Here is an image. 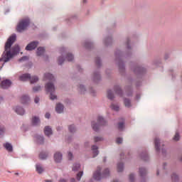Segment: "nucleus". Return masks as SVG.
Instances as JSON below:
<instances>
[{"instance_id":"1","label":"nucleus","mask_w":182,"mask_h":182,"mask_svg":"<svg viewBox=\"0 0 182 182\" xmlns=\"http://www.w3.org/2000/svg\"><path fill=\"white\" fill-rule=\"evenodd\" d=\"M16 41V35L13 34L7 40V42L6 43L5 45V52L6 54L4 58V62H9V60L12 59V57L14 55H16L17 53H19V46H14L11 48V46L14 44V42Z\"/></svg>"},{"instance_id":"2","label":"nucleus","mask_w":182,"mask_h":182,"mask_svg":"<svg viewBox=\"0 0 182 182\" xmlns=\"http://www.w3.org/2000/svg\"><path fill=\"white\" fill-rule=\"evenodd\" d=\"M110 174V171L106 168L102 173V168L100 166H97L96 171L94 173L93 177L95 180H102V178H105V177H107Z\"/></svg>"},{"instance_id":"3","label":"nucleus","mask_w":182,"mask_h":182,"mask_svg":"<svg viewBox=\"0 0 182 182\" xmlns=\"http://www.w3.org/2000/svg\"><path fill=\"white\" fill-rule=\"evenodd\" d=\"M29 23H31V21L29 18H23L21 19L16 27L17 32H23V31H26L28 29V26H29Z\"/></svg>"},{"instance_id":"4","label":"nucleus","mask_w":182,"mask_h":182,"mask_svg":"<svg viewBox=\"0 0 182 182\" xmlns=\"http://www.w3.org/2000/svg\"><path fill=\"white\" fill-rule=\"evenodd\" d=\"M20 80L22 82H26V80H30L31 83H36L38 80H39V78L38 76H31V74H23L19 77Z\"/></svg>"},{"instance_id":"5","label":"nucleus","mask_w":182,"mask_h":182,"mask_svg":"<svg viewBox=\"0 0 182 182\" xmlns=\"http://www.w3.org/2000/svg\"><path fill=\"white\" fill-rule=\"evenodd\" d=\"M46 90L50 93V99L51 100L56 99V95H53L55 93V85L52 82H48L46 85Z\"/></svg>"},{"instance_id":"6","label":"nucleus","mask_w":182,"mask_h":182,"mask_svg":"<svg viewBox=\"0 0 182 182\" xmlns=\"http://www.w3.org/2000/svg\"><path fill=\"white\" fill-rule=\"evenodd\" d=\"M106 124V120L104 119L103 117H98L97 124H95L94 122H92V127L95 132H97L100 126H105Z\"/></svg>"},{"instance_id":"7","label":"nucleus","mask_w":182,"mask_h":182,"mask_svg":"<svg viewBox=\"0 0 182 182\" xmlns=\"http://www.w3.org/2000/svg\"><path fill=\"white\" fill-rule=\"evenodd\" d=\"M38 45H39L38 41H33L26 47V50H33V49H36Z\"/></svg>"},{"instance_id":"8","label":"nucleus","mask_w":182,"mask_h":182,"mask_svg":"<svg viewBox=\"0 0 182 182\" xmlns=\"http://www.w3.org/2000/svg\"><path fill=\"white\" fill-rule=\"evenodd\" d=\"M12 82L9 80H3L1 83V89H8V87H11Z\"/></svg>"},{"instance_id":"9","label":"nucleus","mask_w":182,"mask_h":182,"mask_svg":"<svg viewBox=\"0 0 182 182\" xmlns=\"http://www.w3.org/2000/svg\"><path fill=\"white\" fill-rule=\"evenodd\" d=\"M54 160L56 163H60L62 161V154L60 152H56L54 154Z\"/></svg>"},{"instance_id":"10","label":"nucleus","mask_w":182,"mask_h":182,"mask_svg":"<svg viewBox=\"0 0 182 182\" xmlns=\"http://www.w3.org/2000/svg\"><path fill=\"white\" fill-rule=\"evenodd\" d=\"M43 79H44V80H50V82L55 81V77L50 73H46L44 75V78Z\"/></svg>"},{"instance_id":"11","label":"nucleus","mask_w":182,"mask_h":182,"mask_svg":"<svg viewBox=\"0 0 182 182\" xmlns=\"http://www.w3.org/2000/svg\"><path fill=\"white\" fill-rule=\"evenodd\" d=\"M55 110L57 113H63V105L58 103L55 107Z\"/></svg>"},{"instance_id":"12","label":"nucleus","mask_w":182,"mask_h":182,"mask_svg":"<svg viewBox=\"0 0 182 182\" xmlns=\"http://www.w3.org/2000/svg\"><path fill=\"white\" fill-rule=\"evenodd\" d=\"M44 133L46 136H50L52 134V128H50L49 126L46 127L44 129Z\"/></svg>"},{"instance_id":"13","label":"nucleus","mask_w":182,"mask_h":182,"mask_svg":"<svg viewBox=\"0 0 182 182\" xmlns=\"http://www.w3.org/2000/svg\"><path fill=\"white\" fill-rule=\"evenodd\" d=\"M21 102L23 105H26V103L29 102V97L28 95H23V97H21Z\"/></svg>"},{"instance_id":"14","label":"nucleus","mask_w":182,"mask_h":182,"mask_svg":"<svg viewBox=\"0 0 182 182\" xmlns=\"http://www.w3.org/2000/svg\"><path fill=\"white\" fill-rule=\"evenodd\" d=\"M15 112L16 113H17V114H20V116H23V114H25V110L21 107L16 108Z\"/></svg>"},{"instance_id":"15","label":"nucleus","mask_w":182,"mask_h":182,"mask_svg":"<svg viewBox=\"0 0 182 182\" xmlns=\"http://www.w3.org/2000/svg\"><path fill=\"white\" fill-rule=\"evenodd\" d=\"M154 144L156 151H160V139H159V138H156L154 139Z\"/></svg>"},{"instance_id":"16","label":"nucleus","mask_w":182,"mask_h":182,"mask_svg":"<svg viewBox=\"0 0 182 182\" xmlns=\"http://www.w3.org/2000/svg\"><path fill=\"white\" fill-rule=\"evenodd\" d=\"M41 123V120L39 119V117H33L32 119V124L33 126H38Z\"/></svg>"},{"instance_id":"17","label":"nucleus","mask_w":182,"mask_h":182,"mask_svg":"<svg viewBox=\"0 0 182 182\" xmlns=\"http://www.w3.org/2000/svg\"><path fill=\"white\" fill-rule=\"evenodd\" d=\"M98 147L97 146H92V153L94 154L93 157H96V156H97V154H99V150H98Z\"/></svg>"},{"instance_id":"18","label":"nucleus","mask_w":182,"mask_h":182,"mask_svg":"<svg viewBox=\"0 0 182 182\" xmlns=\"http://www.w3.org/2000/svg\"><path fill=\"white\" fill-rule=\"evenodd\" d=\"M4 147H5L6 150H7V151H12L14 150V149L12 147V144H11L8 142L4 144Z\"/></svg>"},{"instance_id":"19","label":"nucleus","mask_w":182,"mask_h":182,"mask_svg":"<svg viewBox=\"0 0 182 182\" xmlns=\"http://www.w3.org/2000/svg\"><path fill=\"white\" fill-rule=\"evenodd\" d=\"M43 53H45V48H43L42 47H39L37 49V56H42V55H43Z\"/></svg>"},{"instance_id":"20","label":"nucleus","mask_w":182,"mask_h":182,"mask_svg":"<svg viewBox=\"0 0 182 182\" xmlns=\"http://www.w3.org/2000/svg\"><path fill=\"white\" fill-rule=\"evenodd\" d=\"M114 89L115 93L122 96V89L120 88V87L119 85L114 86Z\"/></svg>"},{"instance_id":"21","label":"nucleus","mask_w":182,"mask_h":182,"mask_svg":"<svg viewBox=\"0 0 182 182\" xmlns=\"http://www.w3.org/2000/svg\"><path fill=\"white\" fill-rule=\"evenodd\" d=\"M139 174H140L141 177H144V176H146V174H147V171L144 168H139Z\"/></svg>"},{"instance_id":"22","label":"nucleus","mask_w":182,"mask_h":182,"mask_svg":"<svg viewBox=\"0 0 182 182\" xmlns=\"http://www.w3.org/2000/svg\"><path fill=\"white\" fill-rule=\"evenodd\" d=\"M36 171L39 173V174H42V173H43V167H42L41 165L37 164L36 166Z\"/></svg>"},{"instance_id":"23","label":"nucleus","mask_w":182,"mask_h":182,"mask_svg":"<svg viewBox=\"0 0 182 182\" xmlns=\"http://www.w3.org/2000/svg\"><path fill=\"white\" fill-rule=\"evenodd\" d=\"M107 98L109 99V100H113V99H114V95H113L112 90L107 91Z\"/></svg>"},{"instance_id":"24","label":"nucleus","mask_w":182,"mask_h":182,"mask_svg":"<svg viewBox=\"0 0 182 182\" xmlns=\"http://www.w3.org/2000/svg\"><path fill=\"white\" fill-rule=\"evenodd\" d=\"M124 106L125 107H132V102H130V100L125 99L124 100Z\"/></svg>"},{"instance_id":"25","label":"nucleus","mask_w":182,"mask_h":182,"mask_svg":"<svg viewBox=\"0 0 182 182\" xmlns=\"http://www.w3.org/2000/svg\"><path fill=\"white\" fill-rule=\"evenodd\" d=\"M111 109L115 112H119L120 107L117 105L112 104L111 105Z\"/></svg>"},{"instance_id":"26","label":"nucleus","mask_w":182,"mask_h":182,"mask_svg":"<svg viewBox=\"0 0 182 182\" xmlns=\"http://www.w3.org/2000/svg\"><path fill=\"white\" fill-rule=\"evenodd\" d=\"M48 157V154H46V152H41L39 155V158L41 160H45V159H46Z\"/></svg>"},{"instance_id":"27","label":"nucleus","mask_w":182,"mask_h":182,"mask_svg":"<svg viewBox=\"0 0 182 182\" xmlns=\"http://www.w3.org/2000/svg\"><path fill=\"white\" fill-rule=\"evenodd\" d=\"M171 179L173 182H178V176L176 173H173L171 176Z\"/></svg>"},{"instance_id":"28","label":"nucleus","mask_w":182,"mask_h":182,"mask_svg":"<svg viewBox=\"0 0 182 182\" xmlns=\"http://www.w3.org/2000/svg\"><path fill=\"white\" fill-rule=\"evenodd\" d=\"M117 171L119 173L123 171V164L119 163L117 164Z\"/></svg>"},{"instance_id":"29","label":"nucleus","mask_w":182,"mask_h":182,"mask_svg":"<svg viewBox=\"0 0 182 182\" xmlns=\"http://www.w3.org/2000/svg\"><path fill=\"white\" fill-rule=\"evenodd\" d=\"M79 168H80V164H74L73 166V171H77V170H79Z\"/></svg>"},{"instance_id":"30","label":"nucleus","mask_w":182,"mask_h":182,"mask_svg":"<svg viewBox=\"0 0 182 182\" xmlns=\"http://www.w3.org/2000/svg\"><path fill=\"white\" fill-rule=\"evenodd\" d=\"M36 139H37L38 143H39L40 144H42L43 143V136H37Z\"/></svg>"},{"instance_id":"31","label":"nucleus","mask_w":182,"mask_h":182,"mask_svg":"<svg viewBox=\"0 0 182 182\" xmlns=\"http://www.w3.org/2000/svg\"><path fill=\"white\" fill-rule=\"evenodd\" d=\"M66 58H67V60H68V62H72L73 60V55H72L70 53H68Z\"/></svg>"},{"instance_id":"32","label":"nucleus","mask_w":182,"mask_h":182,"mask_svg":"<svg viewBox=\"0 0 182 182\" xmlns=\"http://www.w3.org/2000/svg\"><path fill=\"white\" fill-rule=\"evenodd\" d=\"M118 129L119 130H123V129H124V122L118 124Z\"/></svg>"},{"instance_id":"33","label":"nucleus","mask_w":182,"mask_h":182,"mask_svg":"<svg viewBox=\"0 0 182 182\" xmlns=\"http://www.w3.org/2000/svg\"><path fill=\"white\" fill-rule=\"evenodd\" d=\"M69 131L70 132V133H75V132H76V128H75L74 125H71L68 127Z\"/></svg>"},{"instance_id":"34","label":"nucleus","mask_w":182,"mask_h":182,"mask_svg":"<svg viewBox=\"0 0 182 182\" xmlns=\"http://www.w3.org/2000/svg\"><path fill=\"white\" fill-rule=\"evenodd\" d=\"M102 140H103V137L102 136H96L94 138V141L95 143H97V141H102Z\"/></svg>"},{"instance_id":"35","label":"nucleus","mask_w":182,"mask_h":182,"mask_svg":"<svg viewBox=\"0 0 182 182\" xmlns=\"http://www.w3.org/2000/svg\"><path fill=\"white\" fill-rule=\"evenodd\" d=\"M173 140L175 141H178L180 140V134L178 133H176L173 137Z\"/></svg>"},{"instance_id":"36","label":"nucleus","mask_w":182,"mask_h":182,"mask_svg":"<svg viewBox=\"0 0 182 182\" xmlns=\"http://www.w3.org/2000/svg\"><path fill=\"white\" fill-rule=\"evenodd\" d=\"M82 176H83V171H81L77 174V180L80 181V178H82Z\"/></svg>"},{"instance_id":"37","label":"nucleus","mask_w":182,"mask_h":182,"mask_svg":"<svg viewBox=\"0 0 182 182\" xmlns=\"http://www.w3.org/2000/svg\"><path fill=\"white\" fill-rule=\"evenodd\" d=\"M58 65H62V63H63V62H65V59H63V58L60 57L58 60Z\"/></svg>"},{"instance_id":"38","label":"nucleus","mask_w":182,"mask_h":182,"mask_svg":"<svg viewBox=\"0 0 182 182\" xmlns=\"http://www.w3.org/2000/svg\"><path fill=\"white\" fill-rule=\"evenodd\" d=\"M116 142L117 144H122L123 143V139L119 137L117 139Z\"/></svg>"},{"instance_id":"39","label":"nucleus","mask_w":182,"mask_h":182,"mask_svg":"<svg viewBox=\"0 0 182 182\" xmlns=\"http://www.w3.org/2000/svg\"><path fill=\"white\" fill-rule=\"evenodd\" d=\"M141 158L145 161H147V160H149V155H147V154H145L144 156H141Z\"/></svg>"},{"instance_id":"40","label":"nucleus","mask_w":182,"mask_h":182,"mask_svg":"<svg viewBox=\"0 0 182 182\" xmlns=\"http://www.w3.org/2000/svg\"><path fill=\"white\" fill-rule=\"evenodd\" d=\"M33 90V92H39V90H41V86L34 87Z\"/></svg>"},{"instance_id":"41","label":"nucleus","mask_w":182,"mask_h":182,"mask_svg":"<svg viewBox=\"0 0 182 182\" xmlns=\"http://www.w3.org/2000/svg\"><path fill=\"white\" fill-rule=\"evenodd\" d=\"M129 181L130 182H134V174H130L129 175Z\"/></svg>"},{"instance_id":"42","label":"nucleus","mask_w":182,"mask_h":182,"mask_svg":"<svg viewBox=\"0 0 182 182\" xmlns=\"http://www.w3.org/2000/svg\"><path fill=\"white\" fill-rule=\"evenodd\" d=\"M80 90L81 93H83L86 90L85 89V86L83 85H80Z\"/></svg>"},{"instance_id":"43","label":"nucleus","mask_w":182,"mask_h":182,"mask_svg":"<svg viewBox=\"0 0 182 182\" xmlns=\"http://www.w3.org/2000/svg\"><path fill=\"white\" fill-rule=\"evenodd\" d=\"M95 63L96 65H97L98 66H100V58H97L95 60Z\"/></svg>"},{"instance_id":"44","label":"nucleus","mask_w":182,"mask_h":182,"mask_svg":"<svg viewBox=\"0 0 182 182\" xmlns=\"http://www.w3.org/2000/svg\"><path fill=\"white\" fill-rule=\"evenodd\" d=\"M85 47L87 48H91L92 47V43H86Z\"/></svg>"},{"instance_id":"45","label":"nucleus","mask_w":182,"mask_h":182,"mask_svg":"<svg viewBox=\"0 0 182 182\" xmlns=\"http://www.w3.org/2000/svg\"><path fill=\"white\" fill-rule=\"evenodd\" d=\"M72 157H73V155L72 153L69 152L68 153V160H72Z\"/></svg>"},{"instance_id":"46","label":"nucleus","mask_w":182,"mask_h":182,"mask_svg":"<svg viewBox=\"0 0 182 182\" xmlns=\"http://www.w3.org/2000/svg\"><path fill=\"white\" fill-rule=\"evenodd\" d=\"M94 77H95V79H100V75L95 74Z\"/></svg>"},{"instance_id":"47","label":"nucleus","mask_w":182,"mask_h":182,"mask_svg":"<svg viewBox=\"0 0 182 182\" xmlns=\"http://www.w3.org/2000/svg\"><path fill=\"white\" fill-rule=\"evenodd\" d=\"M34 102H35V103H39V97H36L34 99Z\"/></svg>"},{"instance_id":"48","label":"nucleus","mask_w":182,"mask_h":182,"mask_svg":"<svg viewBox=\"0 0 182 182\" xmlns=\"http://www.w3.org/2000/svg\"><path fill=\"white\" fill-rule=\"evenodd\" d=\"M26 59H28V57L25 56V57L21 58L19 60V61H20V62H22V60H26Z\"/></svg>"},{"instance_id":"49","label":"nucleus","mask_w":182,"mask_h":182,"mask_svg":"<svg viewBox=\"0 0 182 182\" xmlns=\"http://www.w3.org/2000/svg\"><path fill=\"white\" fill-rule=\"evenodd\" d=\"M45 117H46V119H49V117H50V114H49V113H46V115H45Z\"/></svg>"},{"instance_id":"50","label":"nucleus","mask_w":182,"mask_h":182,"mask_svg":"<svg viewBox=\"0 0 182 182\" xmlns=\"http://www.w3.org/2000/svg\"><path fill=\"white\" fill-rule=\"evenodd\" d=\"M59 182H67L65 179L61 178L60 179Z\"/></svg>"},{"instance_id":"51","label":"nucleus","mask_w":182,"mask_h":182,"mask_svg":"<svg viewBox=\"0 0 182 182\" xmlns=\"http://www.w3.org/2000/svg\"><path fill=\"white\" fill-rule=\"evenodd\" d=\"M0 132H5V128L0 129Z\"/></svg>"},{"instance_id":"52","label":"nucleus","mask_w":182,"mask_h":182,"mask_svg":"<svg viewBox=\"0 0 182 182\" xmlns=\"http://www.w3.org/2000/svg\"><path fill=\"white\" fill-rule=\"evenodd\" d=\"M75 181H76L75 180V178H73L70 179V182H75Z\"/></svg>"},{"instance_id":"53","label":"nucleus","mask_w":182,"mask_h":182,"mask_svg":"<svg viewBox=\"0 0 182 182\" xmlns=\"http://www.w3.org/2000/svg\"><path fill=\"white\" fill-rule=\"evenodd\" d=\"M4 100V98L2 97H0V103Z\"/></svg>"},{"instance_id":"54","label":"nucleus","mask_w":182,"mask_h":182,"mask_svg":"<svg viewBox=\"0 0 182 182\" xmlns=\"http://www.w3.org/2000/svg\"><path fill=\"white\" fill-rule=\"evenodd\" d=\"M127 48H128V49H129V48H130V47H129V41H127Z\"/></svg>"},{"instance_id":"55","label":"nucleus","mask_w":182,"mask_h":182,"mask_svg":"<svg viewBox=\"0 0 182 182\" xmlns=\"http://www.w3.org/2000/svg\"><path fill=\"white\" fill-rule=\"evenodd\" d=\"M46 182H52V181H50V180H47V181H46Z\"/></svg>"},{"instance_id":"56","label":"nucleus","mask_w":182,"mask_h":182,"mask_svg":"<svg viewBox=\"0 0 182 182\" xmlns=\"http://www.w3.org/2000/svg\"><path fill=\"white\" fill-rule=\"evenodd\" d=\"M83 4L86 3V0H82Z\"/></svg>"},{"instance_id":"57","label":"nucleus","mask_w":182,"mask_h":182,"mask_svg":"<svg viewBox=\"0 0 182 182\" xmlns=\"http://www.w3.org/2000/svg\"><path fill=\"white\" fill-rule=\"evenodd\" d=\"M18 174H19V173H15L16 176H18Z\"/></svg>"},{"instance_id":"58","label":"nucleus","mask_w":182,"mask_h":182,"mask_svg":"<svg viewBox=\"0 0 182 182\" xmlns=\"http://www.w3.org/2000/svg\"><path fill=\"white\" fill-rule=\"evenodd\" d=\"M157 176H159V171L156 172Z\"/></svg>"},{"instance_id":"59","label":"nucleus","mask_w":182,"mask_h":182,"mask_svg":"<svg viewBox=\"0 0 182 182\" xmlns=\"http://www.w3.org/2000/svg\"><path fill=\"white\" fill-rule=\"evenodd\" d=\"M122 156H123V154H121V157H122Z\"/></svg>"}]
</instances>
